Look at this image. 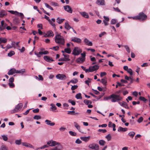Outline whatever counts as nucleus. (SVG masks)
Masks as SVG:
<instances>
[{
	"mask_svg": "<svg viewBox=\"0 0 150 150\" xmlns=\"http://www.w3.org/2000/svg\"><path fill=\"white\" fill-rule=\"evenodd\" d=\"M108 97V100L111 99V101L113 103L120 101L122 98L120 95L115 94H112Z\"/></svg>",
	"mask_w": 150,
	"mask_h": 150,
	"instance_id": "f257e3e1",
	"label": "nucleus"
},
{
	"mask_svg": "<svg viewBox=\"0 0 150 150\" xmlns=\"http://www.w3.org/2000/svg\"><path fill=\"white\" fill-rule=\"evenodd\" d=\"M55 42L56 43L62 45H64L65 40L63 36L59 34H57L54 38Z\"/></svg>",
	"mask_w": 150,
	"mask_h": 150,
	"instance_id": "f03ea898",
	"label": "nucleus"
},
{
	"mask_svg": "<svg viewBox=\"0 0 150 150\" xmlns=\"http://www.w3.org/2000/svg\"><path fill=\"white\" fill-rule=\"evenodd\" d=\"M82 52V50L79 47H75L74 48L72 54L75 55H78L80 54Z\"/></svg>",
	"mask_w": 150,
	"mask_h": 150,
	"instance_id": "7ed1b4c3",
	"label": "nucleus"
},
{
	"mask_svg": "<svg viewBox=\"0 0 150 150\" xmlns=\"http://www.w3.org/2000/svg\"><path fill=\"white\" fill-rule=\"evenodd\" d=\"M23 106V104L22 103L18 104L15 107V108L11 110V113H13L18 112L20 109Z\"/></svg>",
	"mask_w": 150,
	"mask_h": 150,
	"instance_id": "20e7f679",
	"label": "nucleus"
},
{
	"mask_svg": "<svg viewBox=\"0 0 150 150\" xmlns=\"http://www.w3.org/2000/svg\"><path fill=\"white\" fill-rule=\"evenodd\" d=\"M8 12H10L12 14H14L15 15L19 16H21V19H23L24 17V16L23 14L22 13H19L16 11H14L12 10L8 11Z\"/></svg>",
	"mask_w": 150,
	"mask_h": 150,
	"instance_id": "39448f33",
	"label": "nucleus"
},
{
	"mask_svg": "<svg viewBox=\"0 0 150 150\" xmlns=\"http://www.w3.org/2000/svg\"><path fill=\"white\" fill-rule=\"evenodd\" d=\"M138 20L143 21L146 19L147 18V16L144 14V13L142 12L140 13L137 16Z\"/></svg>",
	"mask_w": 150,
	"mask_h": 150,
	"instance_id": "423d86ee",
	"label": "nucleus"
},
{
	"mask_svg": "<svg viewBox=\"0 0 150 150\" xmlns=\"http://www.w3.org/2000/svg\"><path fill=\"white\" fill-rule=\"evenodd\" d=\"M99 68V66L97 65H95L93 66H91L89 68V72H92L93 71L98 70Z\"/></svg>",
	"mask_w": 150,
	"mask_h": 150,
	"instance_id": "0eeeda50",
	"label": "nucleus"
},
{
	"mask_svg": "<svg viewBox=\"0 0 150 150\" xmlns=\"http://www.w3.org/2000/svg\"><path fill=\"white\" fill-rule=\"evenodd\" d=\"M88 147L92 149L95 150H99V147L98 145L96 144L93 143L89 144Z\"/></svg>",
	"mask_w": 150,
	"mask_h": 150,
	"instance_id": "6e6552de",
	"label": "nucleus"
},
{
	"mask_svg": "<svg viewBox=\"0 0 150 150\" xmlns=\"http://www.w3.org/2000/svg\"><path fill=\"white\" fill-rule=\"evenodd\" d=\"M56 78L60 80H64L67 79L66 76L64 74H58L56 76Z\"/></svg>",
	"mask_w": 150,
	"mask_h": 150,
	"instance_id": "1a4fd4ad",
	"label": "nucleus"
},
{
	"mask_svg": "<svg viewBox=\"0 0 150 150\" xmlns=\"http://www.w3.org/2000/svg\"><path fill=\"white\" fill-rule=\"evenodd\" d=\"M57 143L56 145V146L54 147H53L51 149V150H61L63 148L62 145L59 143Z\"/></svg>",
	"mask_w": 150,
	"mask_h": 150,
	"instance_id": "9d476101",
	"label": "nucleus"
},
{
	"mask_svg": "<svg viewBox=\"0 0 150 150\" xmlns=\"http://www.w3.org/2000/svg\"><path fill=\"white\" fill-rule=\"evenodd\" d=\"M57 144V142L52 140L49 141L47 142V144L51 146H55Z\"/></svg>",
	"mask_w": 150,
	"mask_h": 150,
	"instance_id": "9b49d317",
	"label": "nucleus"
},
{
	"mask_svg": "<svg viewBox=\"0 0 150 150\" xmlns=\"http://www.w3.org/2000/svg\"><path fill=\"white\" fill-rule=\"evenodd\" d=\"M64 10L70 13H72L73 10L71 7L69 5H66L63 6Z\"/></svg>",
	"mask_w": 150,
	"mask_h": 150,
	"instance_id": "f8f14e48",
	"label": "nucleus"
},
{
	"mask_svg": "<svg viewBox=\"0 0 150 150\" xmlns=\"http://www.w3.org/2000/svg\"><path fill=\"white\" fill-rule=\"evenodd\" d=\"M44 59L47 62H50L52 61H54L52 58L48 56H45L44 57Z\"/></svg>",
	"mask_w": 150,
	"mask_h": 150,
	"instance_id": "ddd939ff",
	"label": "nucleus"
},
{
	"mask_svg": "<svg viewBox=\"0 0 150 150\" xmlns=\"http://www.w3.org/2000/svg\"><path fill=\"white\" fill-rule=\"evenodd\" d=\"M71 41L77 43H80L81 42V40L79 38L73 37L72 38Z\"/></svg>",
	"mask_w": 150,
	"mask_h": 150,
	"instance_id": "4468645a",
	"label": "nucleus"
},
{
	"mask_svg": "<svg viewBox=\"0 0 150 150\" xmlns=\"http://www.w3.org/2000/svg\"><path fill=\"white\" fill-rule=\"evenodd\" d=\"M7 15V13L5 10H2L0 11V17L2 18L6 16Z\"/></svg>",
	"mask_w": 150,
	"mask_h": 150,
	"instance_id": "2eb2a0df",
	"label": "nucleus"
},
{
	"mask_svg": "<svg viewBox=\"0 0 150 150\" xmlns=\"http://www.w3.org/2000/svg\"><path fill=\"white\" fill-rule=\"evenodd\" d=\"M16 73V70L15 68H12L10 69L8 71V74L9 75H12L13 74Z\"/></svg>",
	"mask_w": 150,
	"mask_h": 150,
	"instance_id": "dca6fc26",
	"label": "nucleus"
},
{
	"mask_svg": "<svg viewBox=\"0 0 150 150\" xmlns=\"http://www.w3.org/2000/svg\"><path fill=\"white\" fill-rule=\"evenodd\" d=\"M51 107L50 108V110L51 111L55 112V110L57 109V108L55 105L53 103H51L50 104Z\"/></svg>",
	"mask_w": 150,
	"mask_h": 150,
	"instance_id": "f3484780",
	"label": "nucleus"
},
{
	"mask_svg": "<svg viewBox=\"0 0 150 150\" xmlns=\"http://www.w3.org/2000/svg\"><path fill=\"white\" fill-rule=\"evenodd\" d=\"M85 60V58H82L81 57H80L76 59V61L78 63H80L83 62Z\"/></svg>",
	"mask_w": 150,
	"mask_h": 150,
	"instance_id": "a211bd4d",
	"label": "nucleus"
},
{
	"mask_svg": "<svg viewBox=\"0 0 150 150\" xmlns=\"http://www.w3.org/2000/svg\"><path fill=\"white\" fill-rule=\"evenodd\" d=\"M45 122H46V124L48 125L53 126L55 125V123L54 122H51V121L48 120H46Z\"/></svg>",
	"mask_w": 150,
	"mask_h": 150,
	"instance_id": "6ab92c4d",
	"label": "nucleus"
},
{
	"mask_svg": "<svg viewBox=\"0 0 150 150\" xmlns=\"http://www.w3.org/2000/svg\"><path fill=\"white\" fill-rule=\"evenodd\" d=\"M96 4L98 5L103 6L105 5L104 0H98L96 2Z\"/></svg>",
	"mask_w": 150,
	"mask_h": 150,
	"instance_id": "aec40b11",
	"label": "nucleus"
},
{
	"mask_svg": "<svg viewBox=\"0 0 150 150\" xmlns=\"http://www.w3.org/2000/svg\"><path fill=\"white\" fill-rule=\"evenodd\" d=\"M80 139L85 142L88 141L90 138V137H80Z\"/></svg>",
	"mask_w": 150,
	"mask_h": 150,
	"instance_id": "412c9836",
	"label": "nucleus"
},
{
	"mask_svg": "<svg viewBox=\"0 0 150 150\" xmlns=\"http://www.w3.org/2000/svg\"><path fill=\"white\" fill-rule=\"evenodd\" d=\"M84 42L86 44V45L89 46H91L92 45V42L90 41L87 39L85 38L84 40Z\"/></svg>",
	"mask_w": 150,
	"mask_h": 150,
	"instance_id": "4be33fe9",
	"label": "nucleus"
},
{
	"mask_svg": "<svg viewBox=\"0 0 150 150\" xmlns=\"http://www.w3.org/2000/svg\"><path fill=\"white\" fill-rule=\"evenodd\" d=\"M119 104H120L121 106L125 108L126 109H129V108L127 106V105L126 103V102H123L122 103L121 102H119Z\"/></svg>",
	"mask_w": 150,
	"mask_h": 150,
	"instance_id": "5701e85b",
	"label": "nucleus"
},
{
	"mask_svg": "<svg viewBox=\"0 0 150 150\" xmlns=\"http://www.w3.org/2000/svg\"><path fill=\"white\" fill-rule=\"evenodd\" d=\"M80 14L83 17L85 18H89V16L88 13L85 12H81Z\"/></svg>",
	"mask_w": 150,
	"mask_h": 150,
	"instance_id": "b1692460",
	"label": "nucleus"
},
{
	"mask_svg": "<svg viewBox=\"0 0 150 150\" xmlns=\"http://www.w3.org/2000/svg\"><path fill=\"white\" fill-rule=\"evenodd\" d=\"M127 130V128H123L121 127H119L118 129V131L120 132H126Z\"/></svg>",
	"mask_w": 150,
	"mask_h": 150,
	"instance_id": "393cba45",
	"label": "nucleus"
},
{
	"mask_svg": "<svg viewBox=\"0 0 150 150\" xmlns=\"http://www.w3.org/2000/svg\"><path fill=\"white\" fill-rule=\"evenodd\" d=\"M47 35L49 37H53L54 35V34L52 30H49L47 32Z\"/></svg>",
	"mask_w": 150,
	"mask_h": 150,
	"instance_id": "a878e982",
	"label": "nucleus"
},
{
	"mask_svg": "<svg viewBox=\"0 0 150 150\" xmlns=\"http://www.w3.org/2000/svg\"><path fill=\"white\" fill-rule=\"evenodd\" d=\"M64 20V19H60L59 17H58L56 19V21L59 24H60L62 23Z\"/></svg>",
	"mask_w": 150,
	"mask_h": 150,
	"instance_id": "bb28decb",
	"label": "nucleus"
},
{
	"mask_svg": "<svg viewBox=\"0 0 150 150\" xmlns=\"http://www.w3.org/2000/svg\"><path fill=\"white\" fill-rule=\"evenodd\" d=\"M0 44L1 43H6L7 42V40L5 38H0Z\"/></svg>",
	"mask_w": 150,
	"mask_h": 150,
	"instance_id": "cd10ccee",
	"label": "nucleus"
},
{
	"mask_svg": "<svg viewBox=\"0 0 150 150\" xmlns=\"http://www.w3.org/2000/svg\"><path fill=\"white\" fill-rule=\"evenodd\" d=\"M65 28L67 30H69L70 28H72V27H71L69 23L67 22H66L65 23Z\"/></svg>",
	"mask_w": 150,
	"mask_h": 150,
	"instance_id": "c85d7f7f",
	"label": "nucleus"
},
{
	"mask_svg": "<svg viewBox=\"0 0 150 150\" xmlns=\"http://www.w3.org/2000/svg\"><path fill=\"white\" fill-rule=\"evenodd\" d=\"M74 123L75 124V127L80 132H81L80 127L78 125L76 122H74Z\"/></svg>",
	"mask_w": 150,
	"mask_h": 150,
	"instance_id": "c756f323",
	"label": "nucleus"
},
{
	"mask_svg": "<svg viewBox=\"0 0 150 150\" xmlns=\"http://www.w3.org/2000/svg\"><path fill=\"white\" fill-rule=\"evenodd\" d=\"M75 97L77 99H81L82 98L81 94L80 93H79L76 94V95Z\"/></svg>",
	"mask_w": 150,
	"mask_h": 150,
	"instance_id": "7c9ffc66",
	"label": "nucleus"
},
{
	"mask_svg": "<svg viewBox=\"0 0 150 150\" xmlns=\"http://www.w3.org/2000/svg\"><path fill=\"white\" fill-rule=\"evenodd\" d=\"M135 135V133L134 132H131L128 134V135L132 138H133Z\"/></svg>",
	"mask_w": 150,
	"mask_h": 150,
	"instance_id": "2f4dec72",
	"label": "nucleus"
},
{
	"mask_svg": "<svg viewBox=\"0 0 150 150\" xmlns=\"http://www.w3.org/2000/svg\"><path fill=\"white\" fill-rule=\"evenodd\" d=\"M70 60V59H69L64 58H60L58 60L59 61H67Z\"/></svg>",
	"mask_w": 150,
	"mask_h": 150,
	"instance_id": "473e14b6",
	"label": "nucleus"
},
{
	"mask_svg": "<svg viewBox=\"0 0 150 150\" xmlns=\"http://www.w3.org/2000/svg\"><path fill=\"white\" fill-rule=\"evenodd\" d=\"M15 143L16 144L18 145H20L21 144H22L21 143V139H20L19 140H16L15 141Z\"/></svg>",
	"mask_w": 150,
	"mask_h": 150,
	"instance_id": "72a5a7b5",
	"label": "nucleus"
},
{
	"mask_svg": "<svg viewBox=\"0 0 150 150\" xmlns=\"http://www.w3.org/2000/svg\"><path fill=\"white\" fill-rule=\"evenodd\" d=\"M25 72V69H22L19 70H16V73H23Z\"/></svg>",
	"mask_w": 150,
	"mask_h": 150,
	"instance_id": "f704fd0d",
	"label": "nucleus"
},
{
	"mask_svg": "<svg viewBox=\"0 0 150 150\" xmlns=\"http://www.w3.org/2000/svg\"><path fill=\"white\" fill-rule=\"evenodd\" d=\"M101 82L103 85L105 86L106 85L107 81L105 79H102Z\"/></svg>",
	"mask_w": 150,
	"mask_h": 150,
	"instance_id": "c9c22d12",
	"label": "nucleus"
},
{
	"mask_svg": "<svg viewBox=\"0 0 150 150\" xmlns=\"http://www.w3.org/2000/svg\"><path fill=\"white\" fill-rule=\"evenodd\" d=\"M117 21L115 19H112L110 21V23L111 24L113 25L117 22Z\"/></svg>",
	"mask_w": 150,
	"mask_h": 150,
	"instance_id": "e433bc0d",
	"label": "nucleus"
},
{
	"mask_svg": "<svg viewBox=\"0 0 150 150\" xmlns=\"http://www.w3.org/2000/svg\"><path fill=\"white\" fill-rule=\"evenodd\" d=\"M78 82V80L76 78L73 79L70 81V82H71V83L73 84L76 83H77Z\"/></svg>",
	"mask_w": 150,
	"mask_h": 150,
	"instance_id": "4c0bfd02",
	"label": "nucleus"
},
{
	"mask_svg": "<svg viewBox=\"0 0 150 150\" xmlns=\"http://www.w3.org/2000/svg\"><path fill=\"white\" fill-rule=\"evenodd\" d=\"M99 144L101 146H103L105 143V142L103 140H100L99 142Z\"/></svg>",
	"mask_w": 150,
	"mask_h": 150,
	"instance_id": "58836bf2",
	"label": "nucleus"
},
{
	"mask_svg": "<svg viewBox=\"0 0 150 150\" xmlns=\"http://www.w3.org/2000/svg\"><path fill=\"white\" fill-rule=\"evenodd\" d=\"M64 52L68 54H70L71 51L70 48H67L64 49Z\"/></svg>",
	"mask_w": 150,
	"mask_h": 150,
	"instance_id": "ea45409f",
	"label": "nucleus"
},
{
	"mask_svg": "<svg viewBox=\"0 0 150 150\" xmlns=\"http://www.w3.org/2000/svg\"><path fill=\"white\" fill-rule=\"evenodd\" d=\"M75 112V111L74 110L72 111H68V114L72 115H75L76 114H78V112H76L75 113H74Z\"/></svg>",
	"mask_w": 150,
	"mask_h": 150,
	"instance_id": "a19ab883",
	"label": "nucleus"
},
{
	"mask_svg": "<svg viewBox=\"0 0 150 150\" xmlns=\"http://www.w3.org/2000/svg\"><path fill=\"white\" fill-rule=\"evenodd\" d=\"M15 54V52L13 51H11L8 54V56L11 57Z\"/></svg>",
	"mask_w": 150,
	"mask_h": 150,
	"instance_id": "79ce46f5",
	"label": "nucleus"
},
{
	"mask_svg": "<svg viewBox=\"0 0 150 150\" xmlns=\"http://www.w3.org/2000/svg\"><path fill=\"white\" fill-rule=\"evenodd\" d=\"M45 5L47 8L50 9L51 10H53V8L47 3H45Z\"/></svg>",
	"mask_w": 150,
	"mask_h": 150,
	"instance_id": "37998d69",
	"label": "nucleus"
},
{
	"mask_svg": "<svg viewBox=\"0 0 150 150\" xmlns=\"http://www.w3.org/2000/svg\"><path fill=\"white\" fill-rule=\"evenodd\" d=\"M81 68L84 71H85L86 73L87 72H89V68L87 69H86V68L84 66H82L81 67Z\"/></svg>",
	"mask_w": 150,
	"mask_h": 150,
	"instance_id": "c03bdc74",
	"label": "nucleus"
},
{
	"mask_svg": "<svg viewBox=\"0 0 150 150\" xmlns=\"http://www.w3.org/2000/svg\"><path fill=\"white\" fill-rule=\"evenodd\" d=\"M83 102L86 105H88L89 103H90V104L92 103V102L91 101L87 100H84Z\"/></svg>",
	"mask_w": 150,
	"mask_h": 150,
	"instance_id": "a18cd8bd",
	"label": "nucleus"
},
{
	"mask_svg": "<svg viewBox=\"0 0 150 150\" xmlns=\"http://www.w3.org/2000/svg\"><path fill=\"white\" fill-rule=\"evenodd\" d=\"M68 102L71 103V104L73 105H74L76 104L75 102L74 101L72 100L71 99L69 100H68Z\"/></svg>",
	"mask_w": 150,
	"mask_h": 150,
	"instance_id": "49530a36",
	"label": "nucleus"
},
{
	"mask_svg": "<svg viewBox=\"0 0 150 150\" xmlns=\"http://www.w3.org/2000/svg\"><path fill=\"white\" fill-rule=\"evenodd\" d=\"M69 133L70 135L72 136H75L76 135V133L72 131H69Z\"/></svg>",
	"mask_w": 150,
	"mask_h": 150,
	"instance_id": "de8ad7c7",
	"label": "nucleus"
},
{
	"mask_svg": "<svg viewBox=\"0 0 150 150\" xmlns=\"http://www.w3.org/2000/svg\"><path fill=\"white\" fill-rule=\"evenodd\" d=\"M33 118L35 120H38L41 118V117L40 115H35L34 117Z\"/></svg>",
	"mask_w": 150,
	"mask_h": 150,
	"instance_id": "09e8293b",
	"label": "nucleus"
},
{
	"mask_svg": "<svg viewBox=\"0 0 150 150\" xmlns=\"http://www.w3.org/2000/svg\"><path fill=\"white\" fill-rule=\"evenodd\" d=\"M1 137H2V139L4 141H6L8 140V138L6 136L4 135H1Z\"/></svg>",
	"mask_w": 150,
	"mask_h": 150,
	"instance_id": "8fccbe9b",
	"label": "nucleus"
},
{
	"mask_svg": "<svg viewBox=\"0 0 150 150\" xmlns=\"http://www.w3.org/2000/svg\"><path fill=\"white\" fill-rule=\"evenodd\" d=\"M70 85L72 86L71 89L72 91H74L75 89H77L78 87V86L77 85L72 86L71 85Z\"/></svg>",
	"mask_w": 150,
	"mask_h": 150,
	"instance_id": "3c124183",
	"label": "nucleus"
},
{
	"mask_svg": "<svg viewBox=\"0 0 150 150\" xmlns=\"http://www.w3.org/2000/svg\"><path fill=\"white\" fill-rule=\"evenodd\" d=\"M50 23L53 27L55 28V24L54 23L50 20H49V21Z\"/></svg>",
	"mask_w": 150,
	"mask_h": 150,
	"instance_id": "603ef678",
	"label": "nucleus"
},
{
	"mask_svg": "<svg viewBox=\"0 0 150 150\" xmlns=\"http://www.w3.org/2000/svg\"><path fill=\"white\" fill-rule=\"evenodd\" d=\"M124 47L126 49L127 51L128 52V53H129L130 51V49L128 46L127 45H125L124 46Z\"/></svg>",
	"mask_w": 150,
	"mask_h": 150,
	"instance_id": "864d4df0",
	"label": "nucleus"
},
{
	"mask_svg": "<svg viewBox=\"0 0 150 150\" xmlns=\"http://www.w3.org/2000/svg\"><path fill=\"white\" fill-rule=\"evenodd\" d=\"M139 99L144 102H145L147 100L145 98L143 97L140 96L139 98Z\"/></svg>",
	"mask_w": 150,
	"mask_h": 150,
	"instance_id": "5fc2aeb1",
	"label": "nucleus"
},
{
	"mask_svg": "<svg viewBox=\"0 0 150 150\" xmlns=\"http://www.w3.org/2000/svg\"><path fill=\"white\" fill-rule=\"evenodd\" d=\"M22 144L23 146H25L27 147H28V146H29L28 145L29 144L28 143L25 142H22Z\"/></svg>",
	"mask_w": 150,
	"mask_h": 150,
	"instance_id": "6e6d98bb",
	"label": "nucleus"
},
{
	"mask_svg": "<svg viewBox=\"0 0 150 150\" xmlns=\"http://www.w3.org/2000/svg\"><path fill=\"white\" fill-rule=\"evenodd\" d=\"M40 9L43 11L44 13L46 14L48 16H50V14L45 10L43 8H40Z\"/></svg>",
	"mask_w": 150,
	"mask_h": 150,
	"instance_id": "4d7b16f0",
	"label": "nucleus"
},
{
	"mask_svg": "<svg viewBox=\"0 0 150 150\" xmlns=\"http://www.w3.org/2000/svg\"><path fill=\"white\" fill-rule=\"evenodd\" d=\"M49 53V52L47 51H45L44 52L40 51V54H47Z\"/></svg>",
	"mask_w": 150,
	"mask_h": 150,
	"instance_id": "13d9d810",
	"label": "nucleus"
},
{
	"mask_svg": "<svg viewBox=\"0 0 150 150\" xmlns=\"http://www.w3.org/2000/svg\"><path fill=\"white\" fill-rule=\"evenodd\" d=\"M105 138L108 139V141H110L111 139V136L109 134L106 136Z\"/></svg>",
	"mask_w": 150,
	"mask_h": 150,
	"instance_id": "bf43d9fd",
	"label": "nucleus"
},
{
	"mask_svg": "<svg viewBox=\"0 0 150 150\" xmlns=\"http://www.w3.org/2000/svg\"><path fill=\"white\" fill-rule=\"evenodd\" d=\"M143 120L142 117H140L137 120V122L139 123H140L142 122Z\"/></svg>",
	"mask_w": 150,
	"mask_h": 150,
	"instance_id": "052dcab7",
	"label": "nucleus"
},
{
	"mask_svg": "<svg viewBox=\"0 0 150 150\" xmlns=\"http://www.w3.org/2000/svg\"><path fill=\"white\" fill-rule=\"evenodd\" d=\"M51 49H53L55 51H57L59 50V47L58 46L54 47L52 48H50Z\"/></svg>",
	"mask_w": 150,
	"mask_h": 150,
	"instance_id": "680f3d73",
	"label": "nucleus"
},
{
	"mask_svg": "<svg viewBox=\"0 0 150 150\" xmlns=\"http://www.w3.org/2000/svg\"><path fill=\"white\" fill-rule=\"evenodd\" d=\"M8 85L11 88H13L15 86V85L13 83H9Z\"/></svg>",
	"mask_w": 150,
	"mask_h": 150,
	"instance_id": "e2e57ef3",
	"label": "nucleus"
},
{
	"mask_svg": "<svg viewBox=\"0 0 150 150\" xmlns=\"http://www.w3.org/2000/svg\"><path fill=\"white\" fill-rule=\"evenodd\" d=\"M103 17V18H104V20L103 21H104L108 22L109 21V18L108 17L104 16Z\"/></svg>",
	"mask_w": 150,
	"mask_h": 150,
	"instance_id": "0e129e2a",
	"label": "nucleus"
},
{
	"mask_svg": "<svg viewBox=\"0 0 150 150\" xmlns=\"http://www.w3.org/2000/svg\"><path fill=\"white\" fill-rule=\"evenodd\" d=\"M127 72L129 73L131 76L133 74L132 70L130 68L127 71Z\"/></svg>",
	"mask_w": 150,
	"mask_h": 150,
	"instance_id": "69168bd1",
	"label": "nucleus"
},
{
	"mask_svg": "<svg viewBox=\"0 0 150 150\" xmlns=\"http://www.w3.org/2000/svg\"><path fill=\"white\" fill-rule=\"evenodd\" d=\"M0 150H7V149L5 145H2L1 147Z\"/></svg>",
	"mask_w": 150,
	"mask_h": 150,
	"instance_id": "338daca9",
	"label": "nucleus"
},
{
	"mask_svg": "<svg viewBox=\"0 0 150 150\" xmlns=\"http://www.w3.org/2000/svg\"><path fill=\"white\" fill-rule=\"evenodd\" d=\"M14 78L13 77H12L9 79V83H13L14 81Z\"/></svg>",
	"mask_w": 150,
	"mask_h": 150,
	"instance_id": "774afa93",
	"label": "nucleus"
}]
</instances>
